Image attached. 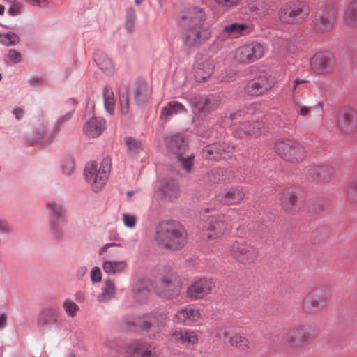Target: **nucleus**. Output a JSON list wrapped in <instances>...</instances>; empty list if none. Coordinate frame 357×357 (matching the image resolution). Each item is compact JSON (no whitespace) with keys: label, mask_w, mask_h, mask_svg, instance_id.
<instances>
[{"label":"nucleus","mask_w":357,"mask_h":357,"mask_svg":"<svg viewBox=\"0 0 357 357\" xmlns=\"http://www.w3.org/2000/svg\"><path fill=\"white\" fill-rule=\"evenodd\" d=\"M155 239L160 247L176 251L186 244L187 232L176 221H162L156 227Z\"/></svg>","instance_id":"f257e3e1"},{"label":"nucleus","mask_w":357,"mask_h":357,"mask_svg":"<svg viewBox=\"0 0 357 357\" xmlns=\"http://www.w3.org/2000/svg\"><path fill=\"white\" fill-rule=\"evenodd\" d=\"M111 168L112 158L109 156H106L102 160L99 168L93 162L88 163L86 165L84 177L93 191L99 192L104 188L108 180Z\"/></svg>","instance_id":"f03ea898"},{"label":"nucleus","mask_w":357,"mask_h":357,"mask_svg":"<svg viewBox=\"0 0 357 357\" xmlns=\"http://www.w3.org/2000/svg\"><path fill=\"white\" fill-rule=\"evenodd\" d=\"M182 290V282L179 275L170 271L162 275L155 287V294L163 300H171L177 298Z\"/></svg>","instance_id":"7ed1b4c3"},{"label":"nucleus","mask_w":357,"mask_h":357,"mask_svg":"<svg viewBox=\"0 0 357 357\" xmlns=\"http://www.w3.org/2000/svg\"><path fill=\"white\" fill-rule=\"evenodd\" d=\"M275 151L281 158L291 163L300 162L306 157L304 146L290 139L277 141L275 144Z\"/></svg>","instance_id":"20e7f679"},{"label":"nucleus","mask_w":357,"mask_h":357,"mask_svg":"<svg viewBox=\"0 0 357 357\" xmlns=\"http://www.w3.org/2000/svg\"><path fill=\"white\" fill-rule=\"evenodd\" d=\"M309 13V7L305 2L291 1L280 9L279 17L284 23L296 24L303 22L307 17Z\"/></svg>","instance_id":"39448f33"},{"label":"nucleus","mask_w":357,"mask_h":357,"mask_svg":"<svg viewBox=\"0 0 357 357\" xmlns=\"http://www.w3.org/2000/svg\"><path fill=\"white\" fill-rule=\"evenodd\" d=\"M220 102V97L214 94H199L189 99L192 113L200 118H204L215 110Z\"/></svg>","instance_id":"423d86ee"},{"label":"nucleus","mask_w":357,"mask_h":357,"mask_svg":"<svg viewBox=\"0 0 357 357\" xmlns=\"http://www.w3.org/2000/svg\"><path fill=\"white\" fill-rule=\"evenodd\" d=\"M211 212H212V209L206 208L202 210L201 213L203 217L207 218L204 226L207 238L215 240L225 234L228 225V219L225 215L221 213L207 215V214Z\"/></svg>","instance_id":"0eeeda50"},{"label":"nucleus","mask_w":357,"mask_h":357,"mask_svg":"<svg viewBox=\"0 0 357 357\" xmlns=\"http://www.w3.org/2000/svg\"><path fill=\"white\" fill-rule=\"evenodd\" d=\"M229 252L234 259L243 264L252 263L258 255L255 248L243 239L232 242L229 245Z\"/></svg>","instance_id":"6e6552de"},{"label":"nucleus","mask_w":357,"mask_h":357,"mask_svg":"<svg viewBox=\"0 0 357 357\" xmlns=\"http://www.w3.org/2000/svg\"><path fill=\"white\" fill-rule=\"evenodd\" d=\"M264 52L262 45L252 42L240 46L236 50L235 59L239 63L249 64L261 59Z\"/></svg>","instance_id":"1a4fd4ad"},{"label":"nucleus","mask_w":357,"mask_h":357,"mask_svg":"<svg viewBox=\"0 0 357 357\" xmlns=\"http://www.w3.org/2000/svg\"><path fill=\"white\" fill-rule=\"evenodd\" d=\"M275 82L272 75L267 73H260L246 84L245 91L251 96H259L272 89Z\"/></svg>","instance_id":"9d476101"},{"label":"nucleus","mask_w":357,"mask_h":357,"mask_svg":"<svg viewBox=\"0 0 357 357\" xmlns=\"http://www.w3.org/2000/svg\"><path fill=\"white\" fill-rule=\"evenodd\" d=\"M166 315L161 312H154L139 318L135 322H128V325L138 326L142 331L153 333L160 332L165 326Z\"/></svg>","instance_id":"9b49d317"},{"label":"nucleus","mask_w":357,"mask_h":357,"mask_svg":"<svg viewBox=\"0 0 357 357\" xmlns=\"http://www.w3.org/2000/svg\"><path fill=\"white\" fill-rule=\"evenodd\" d=\"M126 352L128 357H159L155 347L144 340H135L127 344Z\"/></svg>","instance_id":"f8f14e48"},{"label":"nucleus","mask_w":357,"mask_h":357,"mask_svg":"<svg viewBox=\"0 0 357 357\" xmlns=\"http://www.w3.org/2000/svg\"><path fill=\"white\" fill-rule=\"evenodd\" d=\"M37 324L43 332L59 331V313L53 307L44 308L38 315Z\"/></svg>","instance_id":"ddd939ff"},{"label":"nucleus","mask_w":357,"mask_h":357,"mask_svg":"<svg viewBox=\"0 0 357 357\" xmlns=\"http://www.w3.org/2000/svg\"><path fill=\"white\" fill-rule=\"evenodd\" d=\"M211 35V31L205 27L188 28L183 30L184 43L188 47H196L204 43Z\"/></svg>","instance_id":"4468645a"},{"label":"nucleus","mask_w":357,"mask_h":357,"mask_svg":"<svg viewBox=\"0 0 357 357\" xmlns=\"http://www.w3.org/2000/svg\"><path fill=\"white\" fill-rule=\"evenodd\" d=\"M206 19V15L204 10L198 6H194L188 9L186 14L181 17L179 24L183 30L188 28H198L203 26Z\"/></svg>","instance_id":"2eb2a0df"},{"label":"nucleus","mask_w":357,"mask_h":357,"mask_svg":"<svg viewBox=\"0 0 357 357\" xmlns=\"http://www.w3.org/2000/svg\"><path fill=\"white\" fill-rule=\"evenodd\" d=\"M336 121L342 132H351L357 127V113L351 107H344L337 112Z\"/></svg>","instance_id":"dca6fc26"},{"label":"nucleus","mask_w":357,"mask_h":357,"mask_svg":"<svg viewBox=\"0 0 357 357\" xmlns=\"http://www.w3.org/2000/svg\"><path fill=\"white\" fill-rule=\"evenodd\" d=\"M234 146L220 143H213L206 145L202 149V155L208 160L218 161L222 158L229 157Z\"/></svg>","instance_id":"f3484780"},{"label":"nucleus","mask_w":357,"mask_h":357,"mask_svg":"<svg viewBox=\"0 0 357 357\" xmlns=\"http://www.w3.org/2000/svg\"><path fill=\"white\" fill-rule=\"evenodd\" d=\"M216 336L220 339L227 340L232 346L240 349L245 350L249 347L248 340L245 337L236 335L234 327L218 328Z\"/></svg>","instance_id":"a211bd4d"},{"label":"nucleus","mask_w":357,"mask_h":357,"mask_svg":"<svg viewBox=\"0 0 357 357\" xmlns=\"http://www.w3.org/2000/svg\"><path fill=\"white\" fill-rule=\"evenodd\" d=\"M213 287L214 283L212 280L203 278L188 287L187 296L192 299L202 298L209 294Z\"/></svg>","instance_id":"6ab92c4d"},{"label":"nucleus","mask_w":357,"mask_h":357,"mask_svg":"<svg viewBox=\"0 0 357 357\" xmlns=\"http://www.w3.org/2000/svg\"><path fill=\"white\" fill-rule=\"evenodd\" d=\"M335 12L333 6H326L324 8L317 13L314 26L319 31H326L330 29L335 22Z\"/></svg>","instance_id":"aec40b11"},{"label":"nucleus","mask_w":357,"mask_h":357,"mask_svg":"<svg viewBox=\"0 0 357 357\" xmlns=\"http://www.w3.org/2000/svg\"><path fill=\"white\" fill-rule=\"evenodd\" d=\"M158 191L165 200L173 201L180 195L178 183L171 177H165L160 181Z\"/></svg>","instance_id":"412c9836"},{"label":"nucleus","mask_w":357,"mask_h":357,"mask_svg":"<svg viewBox=\"0 0 357 357\" xmlns=\"http://www.w3.org/2000/svg\"><path fill=\"white\" fill-rule=\"evenodd\" d=\"M200 319L199 310L192 307H183L174 314V321L186 326H192Z\"/></svg>","instance_id":"4be33fe9"},{"label":"nucleus","mask_w":357,"mask_h":357,"mask_svg":"<svg viewBox=\"0 0 357 357\" xmlns=\"http://www.w3.org/2000/svg\"><path fill=\"white\" fill-rule=\"evenodd\" d=\"M151 96V89L147 82L139 79L137 80L133 89V98L135 103L141 107L145 105Z\"/></svg>","instance_id":"5701e85b"},{"label":"nucleus","mask_w":357,"mask_h":357,"mask_svg":"<svg viewBox=\"0 0 357 357\" xmlns=\"http://www.w3.org/2000/svg\"><path fill=\"white\" fill-rule=\"evenodd\" d=\"M314 70L322 73L328 71L333 64V59L331 54L320 52L316 54L310 61Z\"/></svg>","instance_id":"b1692460"},{"label":"nucleus","mask_w":357,"mask_h":357,"mask_svg":"<svg viewBox=\"0 0 357 357\" xmlns=\"http://www.w3.org/2000/svg\"><path fill=\"white\" fill-rule=\"evenodd\" d=\"M165 143L168 150L176 156L185 153L188 149L184 137L179 134L172 135L165 138Z\"/></svg>","instance_id":"393cba45"},{"label":"nucleus","mask_w":357,"mask_h":357,"mask_svg":"<svg viewBox=\"0 0 357 357\" xmlns=\"http://www.w3.org/2000/svg\"><path fill=\"white\" fill-rule=\"evenodd\" d=\"M44 207L51 216L50 220H66V208L61 202L54 199H48L44 202Z\"/></svg>","instance_id":"a878e982"},{"label":"nucleus","mask_w":357,"mask_h":357,"mask_svg":"<svg viewBox=\"0 0 357 357\" xmlns=\"http://www.w3.org/2000/svg\"><path fill=\"white\" fill-rule=\"evenodd\" d=\"M106 128V121L102 117H92L84 126V133L90 137H98Z\"/></svg>","instance_id":"bb28decb"},{"label":"nucleus","mask_w":357,"mask_h":357,"mask_svg":"<svg viewBox=\"0 0 357 357\" xmlns=\"http://www.w3.org/2000/svg\"><path fill=\"white\" fill-rule=\"evenodd\" d=\"M265 124L263 121L244 122L236 128L237 134L243 137L244 135H259L265 130Z\"/></svg>","instance_id":"cd10ccee"},{"label":"nucleus","mask_w":357,"mask_h":357,"mask_svg":"<svg viewBox=\"0 0 357 357\" xmlns=\"http://www.w3.org/2000/svg\"><path fill=\"white\" fill-rule=\"evenodd\" d=\"M150 295L149 282L144 279L136 281L132 287V297L137 303H144Z\"/></svg>","instance_id":"c85d7f7f"},{"label":"nucleus","mask_w":357,"mask_h":357,"mask_svg":"<svg viewBox=\"0 0 357 357\" xmlns=\"http://www.w3.org/2000/svg\"><path fill=\"white\" fill-rule=\"evenodd\" d=\"M298 198V190L294 188H289L280 194V204L283 208L291 212L296 205Z\"/></svg>","instance_id":"c756f323"},{"label":"nucleus","mask_w":357,"mask_h":357,"mask_svg":"<svg viewBox=\"0 0 357 357\" xmlns=\"http://www.w3.org/2000/svg\"><path fill=\"white\" fill-rule=\"evenodd\" d=\"M244 198L243 192L238 188H231L219 196V202L226 205L239 204Z\"/></svg>","instance_id":"7c9ffc66"},{"label":"nucleus","mask_w":357,"mask_h":357,"mask_svg":"<svg viewBox=\"0 0 357 357\" xmlns=\"http://www.w3.org/2000/svg\"><path fill=\"white\" fill-rule=\"evenodd\" d=\"M213 68V61L208 59L197 63L195 73V77L197 81H205L212 75Z\"/></svg>","instance_id":"2f4dec72"},{"label":"nucleus","mask_w":357,"mask_h":357,"mask_svg":"<svg viewBox=\"0 0 357 357\" xmlns=\"http://www.w3.org/2000/svg\"><path fill=\"white\" fill-rule=\"evenodd\" d=\"M175 341L181 344L194 345L198 342V337L195 331L189 330H176L172 333Z\"/></svg>","instance_id":"473e14b6"},{"label":"nucleus","mask_w":357,"mask_h":357,"mask_svg":"<svg viewBox=\"0 0 357 357\" xmlns=\"http://www.w3.org/2000/svg\"><path fill=\"white\" fill-rule=\"evenodd\" d=\"M324 305L321 302L317 291H312L307 294L303 300V309L306 312L312 313L322 308Z\"/></svg>","instance_id":"72a5a7b5"},{"label":"nucleus","mask_w":357,"mask_h":357,"mask_svg":"<svg viewBox=\"0 0 357 357\" xmlns=\"http://www.w3.org/2000/svg\"><path fill=\"white\" fill-rule=\"evenodd\" d=\"M66 220H50L48 231L51 236L56 240H61L65 236Z\"/></svg>","instance_id":"f704fd0d"},{"label":"nucleus","mask_w":357,"mask_h":357,"mask_svg":"<svg viewBox=\"0 0 357 357\" xmlns=\"http://www.w3.org/2000/svg\"><path fill=\"white\" fill-rule=\"evenodd\" d=\"M116 292L114 282L112 280L107 279L105 280L101 294L97 296V300L100 303H107L115 297Z\"/></svg>","instance_id":"c9c22d12"},{"label":"nucleus","mask_w":357,"mask_h":357,"mask_svg":"<svg viewBox=\"0 0 357 357\" xmlns=\"http://www.w3.org/2000/svg\"><path fill=\"white\" fill-rule=\"evenodd\" d=\"M127 268V263L124 260H106L102 264L103 271L110 275H115L124 271Z\"/></svg>","instance_id":"e433bc0d"},{"label":"nucleus","mask_w":357,"mask_h":357,"mask_svg":"<svg viewBox=\"0 0 357 357\" xmlns=\"http://www.w3.org/2000/svg\"><path fill=\"white\" fill-rule=\"evenodd\" d=\"M186 112V109L181 102L171 101L165 107L162 109L160 115L161 118L167 119L174 114L185 113Z\"/></svg>","instance_id":"4c0bfd02"},{"label":"nucleus","mask_w":357,"mask_h":357,"mask_svg":"<svg viewBox=\"0 0 357 357\" xmlns=\"http://www.w3.org/2000/svg\"><path fill=\"white\" fill-rule=\"evenodd\" d=\"M94 61L97 66L107 75L113 73V64L109 57L102 52H98L94 56Z\"/></svg>","instance_id":"58836bf2"},{"label":"nucleus","mask_w":357,"mask_h":357,"mask_svg":"<svg viewBox=\"0 0 357 357\" xmlns=\"http://www.w3.org/2000/svg\"><path fill=\"white\" fill-rule=\"evenodd\" d=\"M248 29L244 23H232L224 26L222 32L228 36L237 38L243 35V31Z\"/></svg>","instance_id":"ea45409f"},{"label":"nucleus","mask_w":357,"mask_h":357,"mask_svg":"<svg viewBox=\"0 0 357 357\" xmlns=\"http://www.w3.org/2000/svg\"><path fill=\"white\" fill-rule=\"evenodd\" d=\"M304 332V328L292 329L286 333L285 339L291 345L300 344L305 340Z\"/></svg>","instance_id":"a19ab883"},{"label":"nucleus","mask_w":357,"mask_h":357,"mask_svg":"<svg viewBox=\"0 0 357 357\" xmlns=\"http://www.w3.org/2000/svg\"><path fill=\"white\" fill-rule=\"evenodd\" d=\"M105 108L109 114H112L114 111L115 104L114 93L109 86H106L103 91Z\"/></svg>","instance_id":"79ce46f5"},{"label":"nucleus","mask_w":357,"mask_h":357,"mask_svg":"<svg viewBox=\"0 0 357 357\" xmlns=\"http://www.w3.org/2000/svg\"><path fill=\"white\" fill-rule=\"evenodd\" d=\"M137 20V15L133 7H128L126 10L125 28L126 31L132 33L135 31V25Z\"/></svg>","instance_id":"37998d69"},{"label":"nucleus","mask_w":357,"mask_h":357,"mask_svg":"<svg viewBox=\"0 0 357 357\" xmlns=\"http://www.w3.org/2000/svg\"><path fill=\"white\" fill-rule=\"evenodd\" d=\"M125 144L128 148L130 154L137 155L142 150V143L132 137H125Z\"/></svg>","instance_id":"c03bdc74"},{"label":"nucleus","mask_w":357,"mask_h":357,"mask_svg":"<svg viewBox=\"0 0 357 357\" xmlns=\"http://www.w3.org/2000/svg\"><path fill=\"white\" fill-rule=\"evenodd\" d=\"M185 153H181V155L176 156L178 161L181 163L183 169L187 172H190L193 167V161L195 155L190 153L185 155Z\"/></svg>","instance_id":"a18cd8bd"},{"label":"nucleus","mask_w":357,"mask_h":357,"mask_svg":"<svg viewBox=\"0 0 357 357\" xmlns=\"http://www.w3.org/2000/svg\"><path fill=\"white\" fill-rule=\"evenodd\" d=\"M344 20L349 24L357 21V0H354L350 3L345 13Z\"/></svg>","instance_id":"49530a36"},{"label":"nucleus","mask_w":357,"mask_h":357,"mask_svg":"<svg viewBox=\"0 0 357 357\" xmlns=\"http://www.w3.org/2000/svg\"><path fill=\"white\" fill-rule=\"evenodd\" d=\"M22 60V56L20 52L14 49L9 50L8 54L4 58V61L8 65L19 63Z\"/></svg>","instance_id":"de8ad7c7"},{"label":"nucleus","mask_w":357,"mask_h":357,"mask_svg":"<svg viewBox=\"0 0 357 357\" xmlns=\"http://www.w3.org/2000/svg\"><path fill=\"white\" fill-rule=\"evenodd\" d=\"M63 307L66 313L70 317H74L76 316L79 307V306L72 300L66 299L63 303Z\"/></svg>","instance_id":"09e8293b"},{"label":"nucleus","mask_w":357,"mask_h":357,"mask_svg":"<svg viewBox=\"0 0 357 357\" xmlns=\"http://www.w3.org/2000/svg\"><path fill=\"white\" fill-rule=\"evenodd\" d=\"M20 42V37L14 32H8L3 35L1 43L6 46H11L17 44Z\"/></svg>","instance_id":"8fccbe9b"},{"label":"nucleus","mask_w":357,"mask_h":357,"mask_svg":"<svg viewBox=\"0 0 357 357\" xmlns=\"http://www.w3.org/2000/svg\"><path fill=\"white\" fill-rule=\"evenodd\" d=\"M119 102L121 113L124 115H127L130 111L129 96L127 91L120 94Z\"/></svg>","instance_id":"3c124183"},{"label":"nucleus","mask_w":357,"mask_h":357,"mask_svg":"<svg viewBox=\"0 0 357 357\" xmlns=\"http://www.w3.org/2000/svg\"><path fill=\"white\" fill-rule=\"evenodd\" d=\"M61 170L66 175H70L75 170V161L70 157L63 159L61 163Z\"/></svg>","instance_id":"603ef678"},{"label":"nucleus","mask_w":357,"mask_h":357,"mask_svg":"<svg viewBox=\"0 0 357 357\" xmlns=\"http://www.w3.org/2000/svg\"><path fill=\"white\" fill-rule=\"evenodd\" d=\"M122 220L126 227L132 229L136 225L137 217L134 214L125 213L122 215Z\"/></svg>","instance_id":"864d4df0"},{"label":"nucleus","mask_w":357,"mask_h":357,"mask_svg":"<svg viewBox=\"0 0 357 357\" xmlns=\"http://www.w3.org/2000/svg\"><path fill=\"white\" fill-rule=\"evenodd\" d=\"M209 179L214 183H219L223 181V169H213L209 173Z\"/></svg>","instance_id":"5fc2aeb1"},{"label":"nucleus","mask_w":357,"mask_h":357,"mask_svg":"<svg viewBox=\"0 0 357 357\" xmlns=\"http://www.w3.org/2000/svg\"><path fill=\"white\" fill-rule=\"evenodd\" d=\"M220 6L227 8H233L238 6L242 0H214Z\"/></svg>","instance_id":"6e6d98bb"},{"label":"nucleus","mask_w":357,"mask_h":357,"mask_svg":"<svg viewBox=\"0 0 357 357\" xmlns=\"http://www.w3.org/2000/svg\"><path fill=\"white\" fill-rule=\"evenodd\" d=\"M327 167H314L310 169L309 173L312 176H317L320 178H324L326 175Z\"/></svg>","instance_id":"4d7b16f0"},{"label":"nucleus","mask_w":357,"mask_h":357,"mask_svg":"<svg viewBox=\"0 0 357 357\" xmlns=\"http://www.w3.org/2000/svg\"><path fill=\"white\" fill-rule=\"evenodd\" d=\"M90 275L91 280L93 283H98L101 281L102 273L99 267H93L91 271Z\"/></svg>","instance_id":"13d9d810"},{"label":"nucleus","mask_w":357,"mask_h":357,"mask_svg":"<svg viewBox=\"0 0 357 357\" xmlns=\"http://www.w3.org/2000/svg\"><path fill=\"white\" fill-rule=\"evenodd\" d=\"M73 113V111H69V112H66L65 114H63V116H60L56 120V125H55L56 128L57 130H59L60 128V127L64 123L68 121L71 119Z\"/></svg>","instance_id":"bf43d9fd"},{"label":"nucleus","mask_w":357,"mask_h":357,"mask_svg":"<svg viewBox=\"0 0 357 357\" xmlns=\"http://www.w3.org/2000/svg\"><path fill=\"white\" fill-rule=\"evenodd\" d=\"M346 193L349 198L351 199H354L357 196V183H351L349 186L346 188Z\"/></svg>","instance_id":"052dcab7"},{"label":"nucleus","mask_w":357,"mask_h":357,"mask_svg":"<svg viewBox=\"0 0 357 357\" xmlns=\"http://www.w3.org/2000/svg\"><path fill=\"white\" fill-rule=\"evenodd\" d=\"M12 231L11 225L6 220L0 219V234H8Z\"/></svg>","instance_id":"680f3d73"},{"label":"nucleus","mask_w":357,"mask_h":357,"mask_svg":"<svg viewBox=\"0 0 357 357\" xmlns=\"http://www.w3.org/2000/svg\"><path fill=\"white\" fill-rule=\"evenodd\" d=\"M12 5L8 10V13L10 16H17L20 13L22 6L20 3H11Z\"/></svg>","instance_id":"e2e57ef3"},{"label":"nucleus","mask_w":357,"mask_h":357,"mask_svg":"<svg viewBox=\"0 0 357 357\" xmlns=\"http://www.w3.org/2000/svg\"><path fill=\"white\" fill-rule=\"evenodd\" d=\"M115 246H117V247H121L122 246V243H115V242H112V243H106L103 246H102L100 250H99V255H104L107 250L111 248V247H115Z\"/></svg>","instance_id":"0e129e2a"},{"label":"nucleus","mask_w":357,"mask_h":357,"mask_svg":"<svg viewBox=\"0 0 357 357\" xmlns=\"http://www.w3.org/2000/svg\"><path fill=\"white\" fill-rule=\"evenodd\" d=\"M13 114L15 116V118L17 121H20L24 118L25 114V109L24 107H15L13 110Z\"/></svg>","instance_id":"69168bd1"},{"label":"nucleus","mask_w":357,"mask_h":357,"mask_svg":"<svg viewBox=\"0 0 357 357\" xmlns=\"http://www.w3.org/2000/svg\"><path fill=\"white\" fill-rule=\"evenodd\" d=\"M8 314L6 312H0V329H3L7 324Z\"/></svg>","instance_id":"338daca9"},{"label":"nucleus","mask_w":357,"mask_h":357,"mask_svg":"<svg viewBox=\"0 0 357 357\" xmlns=\"http://www.w3.org/2000/svg\"><path fill=\"white\" fill-rule=\"evenodd\" d=\"M298 107H300V109L298 111V114L300 115L305 116L310 114V107H307L306 106L300 105H298Z\"/></svg>","instance_id":"774afa93"}]
</instances>
